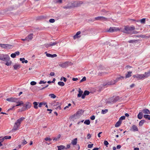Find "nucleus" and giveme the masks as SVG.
Returning <instances> with one entry per match:
<instances>
[{
	"instance_id": "2",
	"label": "nucleus",
	"mask_w": 150,
	"mask_h": 150,
	"mask_svg": "<svg viewBox=\"0 0 150 150\" xmlns=\"http://www.w3.org/2000/svg\"><path fill=\"white\" fill-rule=\"evenodd\" d=\"M25 119V117H21L17 120L14 124L13 128L11 130V132H13L18 130L20 128L21 123Z\"/></svg>"
},
{
	"instance_id": "24",
	"label": "nucleus",
	"mask_w": 150,
	"mask_h": 150,
	"mask_svg": "<svg viewBox=\"0 0 150 150\" xmlns=\"http://www.w3.org/2000/svg\"><path fill=\"white\" fill-rule=\"evenodd\" d=\"M132 71H128L127 74L126 75L125 78L126 79L132 76Z\"/></svg>"
},
{
	"instance_id": "39",
	"label": "nucleus",
	"mask_w": 150,
	"mask_h": 150,
	"mask_svg": "<svg viewBox=\"0 0 150 150\" xmlns=\"http://www.w3.org/2000/svg\"><path fill=\"white\" fill-rule=\"evenodd\" d=\"M89 92L87 90L85 91L83 93L86 96L88 95L89 94Z\"/></svg>"
},
{
	"instance_id": "46",
	"label": "nucleus",
	"mask_w": 150,
	"mask_h": 150,
	"mask_svg": "<svg viewBox=\"0 0 150 150\" xmlns=\"http://www.w3.org/2000/svg\"><path fill=\"white\" fill-rule=\"evenodd\" d=\"M11 138V136H5L4 138L5 139H9Z\"/></svg>"
},
{
	"instance_id": "25",
	"label": "nucleus",
	"mask_w": 150,
	"mask_h": 150,
	"mask_svg": "<svg viewBox=\"0 0 150 150\" xmlns=\"http://www.w3.org/2000/svg\"><path fill=\"white\" fill-rule=\"evenodd\" d=\"M58 150H62L63 149L65 148V146L63 145H60L59 146H57Z\"/></svg>"
},
{
	"instance_id": "22",
	"label": "nucleus",
	"mask_w": 150,
	"mask_h": 150,
	"mask_svg": "<svg viewBox=\"0 0 150 150\" xmlns=\"http://www.w3.org/2000/svg\"><path fill=\"white\" fill-rule=\"evenodd\" d=\"M16 103H17V104L15 105V106H18L23 104V102L22 101H20L19 102L18 99V102Z\"/></svg>"
},
{
	"instance_id": "17",
	"label": "nucleus",
	"mask_w": 150,
	"mask_h": 150,
	"mask_svg": "<svg viewBox=\"0 0 150 150\" xmlns=\"http://www.w3.org/2000/svg\"><path fill=\"white\" fill-rule=\"evenodd\" d=\"M143 74L144 75V79L150 76V70L147 72H145L144 74Z\"/></svg>"
},
{
	"instance_id": "60",
	"label": "nucleus",
	"mask_w": 150,
	"mask_h": 150,
	"mask_svg": "<svg viewBox=\"0 0 150 150\" xmlns=\"http://www.w3.org/2000/svg\"><path fill=\"white\" fill-rule=\"evenodd\" d=\"M134 42V41L133 40H130L128 41V42L129 43H132Z\"/></svg>"
},
{
	"instance_id": "59",
	"label": "nucleus",
	"mask_w": 150,
	"mask_h": 150,
	"mask_svg": "<svg viewBox=\"0 0 150 150\" xmlns=\"http://www.w3.org/2000/svg\"><path fill=\"white\" fill-rule=\"evenodd\" d=\"M78 80V79L77 78H73L72 79V80L74 81H76Z\"/></svg>"
},
{
	"instance_id": "33",
	"label": "nucleus",
	"mask_w": 150,
	"mask_h": 150,
	"mask_svg": "<svg viewBox=\"0 0 150 150\" xmlns=\"http://www.w3.org/2000/svg\"><path fill=\"white\" fill-rule=\"evenodd\" d=\"M58 84L61 86H63L64 85V83L62 81H59L58 83Z\"/></svg>"
},
{
	"instance_id": "38",
	"label": "nucleus",
	"mask_w": 150,
	"mask_h": 150,
	"mask_svg": "<svg viewBox=\"0 0 150 150\" xmlns=\"http://www.w3.org/2000/svg\"><path fill=\"white\" fill-rule=\"evenodd\" d=\"M108 111V109H105V110H102V112L101 113L102 114H105Z\"/></svg>"
},
{
	"instance_id": "30",
	"label": "nucleus",
	"mask_w": 150,
	"mask_h": 150,
	"mask_svg": "<svg viewBox=\"0 0 150 150\" xmlns=\"http://www.w3.org/2000/svg\"><path fill=\"white\" fill-rule=\"evenodd\" d=\"M46 104H47V103L45 102L40 103L38 105V107H39L41 108L42 107V105H45Z\"/></svg>"
},
{
	"instance_id": "8",
	"label": "nucleus",
	"mask_w": 150,
	"mask_h": 150,
	"mask_svg": "<svg viewBox=\"0 0 150 150\" xmlns=\"http://www.w3.org/2000/svg\"><path fill=\"white\" fill-rule=\"evenodd\" d=\"M83 4L81 1H76L74 2L72 4V6L74 7H77L80 6Z\"/></svg>"
},
{
	"instance_id": "54",
	"label": "nucleus",
	"mask_w": 150,
	"mask_h": 150,
	"mask_svg": "<svg viewBox=\"0 0 150 150\" xmlns=\"http://www.w3.org/2000/svg\"><path fill=\"white\" fill-rule=\"evenodd\" d=\"M16 54V55H18L20 54V52L18 51L15 52L14 53Z\"/></svg>"
},
{
	"instance_id": "7",
	"label": "nucleus",
	"mask_w": 150,
	"mask_h": 150,
	"mask_svg": "<svg viewBox=\"0 0 150 150\" xmlns=\"http://www.w3.org/2000/svg\"><path fill=\"white\" fill-rule=\"evenodd\" d=\"M134 78H136L138 80H141L144 79V75L143 74H137L133 76Z\"/></svg>"
},
{
	"instance_id": "37",
	"label": "nucleus",
	"mask_w": 150,
	"mask_h": 150,
	"mask_svg": "<svg viewBox=\"0 0 150 150\" xmlns=\"http://www.w3.org/2000/svg\"><path fill=\"white\" fill-rule=\"evenodd\" d=\"M140 21L142 24L144 23L145 22V18H143L140 20Z\"/></svg>"
},
{
	"instance_id": "62",
	"label": "nucleus",
	"mask_w": 150,
	"mask_h": 150,
	"mask_svg": "<svg viewBox=\"0 0 150 150\" xmlns=\"http://www.w3.org/2000/svg\"><path fill=\"white\" fill-rule=\"evenodd\" d=\"M102 133V132H100L98 133V136L99 137H100V134Z\"/></svg>"
},
{
	"instance_id": "41",
	"label": "nucleus",
	"mask_w": 150,
	"mask_h": 150,
	"mask_svg": "<svg viewBox=\"0 0 150 150\" xmlns=\"http://www.w3.org/2000/svg\"><path fill=\"white\" fill-rule=\"evenodd\" d=\"M80 36H79L78 35H77L76 34L73 37L74 39H75L76 38H80Z\"/></svg>"
},
{
	"instance_id": "48",
	"label": "nucleus",
	"mask_w": 150,
	"mask_h": 150,
	"mask_svg": "<svg viewBox=\"0 0 150 150\" xmlns=\"http://www.w3.org/2000/svg\"><path fill=\"white\" fill-rule=\"evenodd\" d=\"M104 143L105 145L106 146H107L109 144L108 142L106 140L104 141Z\"/></svg>"
},
{
	"instance_id": "63",
	"label": "nucleus",
	"mask_w": 150,
	"mask_h": 150,
	"mask_svg": "<svg viewBox=\"0 0 150 150\" xmlns=\"http://www.w3.org/2000/svg\"><path fill=\"white\" fill-rule=\"evenodd\" d=\"M63 81H64V82H66V81H67V79L65 78V77H63Z\"/></svg>"
},
{
	"instance_id": "26",
	"label": "nucleus",
	"mask_w": 150,
	"mask_h": 150,
	"mask_svg": "<svg viewBox=\"0 0 150 150\" xmlns=\"http://www.w3.org/2000/svg\"><path fill=\"white\" fill-rule=\"evenodd\" d=\"M79 94H78V97H81V96L83 93V92L81 90V89L79 88Z\"/></svg>"
},
{
	"instance_id": "29",
	"label": "nucleus",
	"mask_w": 150,
	"mask_h": 150,
	"mask_svg": "<svg viewBox=\"0 0 150 150\" xmlns=\"http://www.w3.org/2000/svg\"><path fill=\"white\" fill-rule=\"evenodd\" d=\"M34 105V108L36 109L38 108V103L36 102H34L33 103Z\"/></svg>"
},
{
	"instance_id": "40",
	"label": "nucleus",
	"mask_w": 150,
	"mask_h": 150,
	"mask_svg": "<svg viewBox=\"0 0 150 150\" xmlns=\"http://www.w3.org/2000/svg\"><path fill=\"white\" fill-rule=\"evenodd\" d=\"M125 117L124 116H121L119 119V120L122 121V120L125 119Z\"/></svg>"
},
{
	"instance_id": "55",
	"label": "nucleus",
	"mask_w": 150,
	"mask_h": 150,
	"mask_svg": "<svg viewBox=\"0 0 150 150\" xmlns=\"http://www.w3.org/2000/svg\"><path fill=\"white\" fill-rule=\"evenodd\" d=\"M50 75L51 76H54V72H51L50 74Z\"/></svg>"
},
{
	"instance_id": "12",
	"label": "nucleus",
	"mask_w": 150,
	"mask_h": 150,
	"mask_svg": "<svg viewBox=\"0 0 150 150\" xmlns=\"http://www.w3.org/2000/svg\"><path fill=\"white\" fill-rule=\"evenodd\" d=\"M130 130H132L134 132L138 131V129L137 126L135 125H133L130 129Z\"/></svg>"
},
{
	"instance_id": "10",
	"label": "nucleus",
	"mask_w": 150,
	"mask_h": 150,
	"mask_svg": "<svg viewBox=\"0 0 150 150\" xmlns=\"http://www.w3.org/2000/svg\"><path fill=\"white\" fill-rule=\"evenodd\" d=\"M96 20H99L102 21H106L107 20V18L103 16H98L95 18Z\"/></svg>"
},
{
	"instance_id": "64",
	"label": "nucleus",
	"mask_w": 150,
	"mask_h": 150,
	"mask_svg": "<svg viewBox=\"0 0 150 150\" xmlns=\"http://www.w3.org/2000/svg\"><path fill=\"white\" fill-rule=\"evenodd\" d=\"M99 149L98 148H94L92 150H98Z\"/></svg>"
},
{
	"instance_id": "18",
	"label": "nucleus",
	"mask_w": 150,
	"mask_h": 150,
	"mask_svg": "<svg viewBox=\"0 0 150 150\" xmlns=\"http://www.w3.org/2000/svg\"><path fill=\"white\" fill-rule=\"evenodd\" d=\"M14 69L17 70L21 67V65L19 64H15L13 66Z\"/></svg>"
},
{
	"instance_id": "51",
	"label": "nucleus",
	"mask_w": 150,
	"mask_h": 150,
	"mask_svg": "<svg viewBox=\"0 0 150 150\" xmlns=\"http://www.w3.org/2000/svg\"><path fill=\"white\" fill-rule=\"evenodd\" d=\"M45 139L46 141H50L51 140V139L50 138H49V137H46L45 138Z\"/></svg>"
},
{
	"instance_id": "11",
	"label": "nucleus",
	"mask_w": 150,
	"mask_h": 150,
	"mask_svg": "<svg viewBox=\"0 0 150 150\" xmlns=\"http://www.w3.org/2000/svg\"><path fill=\"white\" fill-rule=\"evenodd\" d=\"M61 104L60 103L57 102H56L55 104L54 105V107L55 108H56L57 110H60L61 109L60 105Z\"/></svg>"
},
{
	"instance_id": "52",
	"label": "nucleus",
	"mask_w": 150,
	"mask_h": 150,
	"mask_svg": "<svg viewBox=\"0 0 150 150\" xmlns=\"http://www.w3.org/2000/svg\"><path fill=\"white\" fill-rule=\"evenodd\" d=\"M87 137L88 139H89L91 138V135L90 134H88Z\"/></svg>"
},
{
	"instance_id": "20",
	"label": "nucleus",
	"mask_w": 150,
	"mask_h": 150,
	"mask_svg": "<svg viewBox=\"0 0 150 150\" xmlns=\"http://www.w3.org/2000/svg\"><path fill=\"white\" fill-rule=\"evenodd\" d=\"M77 138H76L71 141V144L73 145H76L77 143Z\"/></svg>"
},
{
	"instance_id": "23",
	"label": "nucleus",
	"mask_w": 150,
	"mask_h": 150,
	"mask_svg": "<svg viewBox=\"0 0 150 150\" xmlns=\"http://www.w3.org/2000/svg\"><path fill=\"white\" fill-rule=\"evenodd\" d=\"M122 123V121L119 120L116 123L115 126L116 127H119Z\"/></svg>"
},
{
	"instance_id": "6",
	"label": "nucleus",
	"mask_w": 150,
	"mask_h": 150,
	"mask_svg": "<svg viewBox=\"0 0 150 150\" xmlns=\"http://www.w3.org/2000/svg\"><path fill=\"white\" fill-rule=\"evenodd\" d=\"M121 29H120L119 28L117 27H110L108 31L109 32L112 33L115 31L120 30Z\"/></svg>"
},
{
	"instance_id": "19",
	"label": "nucleus",
	"mask_w": 150,
	"mask_h": 150,
	"mask_svg": "<svg viewBox=\"0 0 150 150\" xmlns=\"http://www.w3.org/2000/svg\"><path fill=\"white\" fill-rule=\"evenodd\" d=\"M59 42L55 41L53 42H50L49 45H48V46H47V47H48L50 46H52L56 45L57 44L59 43Z\"/></svg>"
},
{
	"instance_id": "5",
	"label": "nucleus",
	"mask_w": 150,
	"mask_h": 150,
	"mask_svg": "<svg viewBox=\"0 0 150 150\" xmlns=\"http://www.w3.org/2000/svg\"><path fill=\"white\" fill-rule=\"evenodd\" d=\"M0 47L4 49H11L13 47V46L9 44H0Z\"/></svg>"
},
{
	"instance_id": "15",
	"label": "nucleus",
	"mask_w": 150,
	"mask_h": 150,
	"mask_svg": "<svg viewBox=\"0 0 150 150\" xmlns=\"http://www.w3.org/2000/svg\"><path fill=\"white\" fill-rule=\"evenodd\" d=\"M45 53L46 54V56L48 57L53 58L55 57H56L57 56V54H50L47 53V52H45Z\"/></svg>"
},
{
	"instance_id": "43",
	"label": "nucleus",
	"mask_w": 150,
	"mask_h": 150,
	"mask_svg": "<svg viewBox=\"0 0 150 150\" xmlns=\"http://www.w3.org/2000/svg\"><path fill=\"white\" fill-rule=\"evenodd\" d=\"M30 84L31 85H35L36 84V82L34 81H32L30 82Z\"/></svg>"
},
{
	"instance_id": "4",
	"label": "nucleus",
	"mask_w": 150,
	"mask_h": 150,
	"mask_svg": "<svg viewBox=\"0 0 150 150\" xmlns=\"http://www.w3.org/2000/svg\"><path fill=\"white\" fill-rule=\"evenodd\" d=\"M121 78L123 79L124 77L122 76L120 77L117 78L115 80H112L108 82L107 83V84L108 85H112L115 84L117 82L120 80Z\"/></svg>"
},
{
	"instance_id": "44",
	"label": "nucleus",
	"mask_w": 150,
	"mask_h": 150,
	"mask_svg": "<svg viewBox=\"0 0 150 150\" xmlns=\"http://www.w3.org/2000/svg\"><path fill=\"white\" fill-rule=\"evenodd\" d=\"M11 57L13 58H14L16 57V54L15 53H12L11 55Z\"/></svg>"
},
{
	"instance_id": "61",
	"label": "nucleus",
	"mask_w": 150,
	"mask_h": 150,
	"mask_svg": "<svg viewBox=\"0 0 150 150\" xmlns=\"http://www.w3.org/2000/svg\"><path fill=\"white\" fill-rule=\"evenodd\" d=\"M85 95L83 93V95H81V98H82V99H84V98L85 97Z\"/></svg>"
},
{
	"instance_id": "36",
	"label": "nucleus",
	"mask_w": 150,
	"mask_h": 150,
	"mask_svg": "<svg viewBox=\"0 0 150 150\" xmlns=\"http://www.w3.org/2000/svg\"><path fill=\"white\" fill-rule=\"evenodd\" d=\"M49 96H50L51 98H55L56 97V96L53 94H49Z\"/></svg>"
},
{
	"instance_id": "56",
	"label": "nucleus",
	"mask_w": 150,
	"mask_h": 150,
	"mask_svg": "<svg viewBox=\"0 0 150 150\" xmlns=\"http://www.w3.org/2000/svg\"><path fill=\"white\" fill-rule=\"evenodd\" d=\"M132 67L130 66H129V65H127V66H126L125 67V68L127 69H128V68H132Z\"/></svg>"
},
{
	"instance_id": "28",
	"label": "nucleus",
	"mask_w": 150,
	"mask_h": 150,
	"mask_svg": "<svg viewBox=\"0 0 150 150\" xmlns=\"http://www.w3.org/2000/svg\"><path fill=\"white\" fill-rule=\"evenodd\" d=\"M143 111L144 113L149 114L150 112L149 110L148 109H144L143 110Z\"/></svg>"
},
{
	"instance_id": "50",
	"label": "nucleus",
	"mask_w": 150,
	"mask_h": 150,
	"mask_svg": "<svg viewBox=\"0 0 150 150\" xmlns=\"http://www.w3.org/2000/svg\"><path fill=\"white\" fill-rule=\"evenodd\" d=\"M93 144H89L88 145V148H92L93 147Z\"/></svg>"
},
{
	"instance_id": "49",
	"label": "nucleus",
	"mask_w": 150,
	"mask_h": 150,
	"mask_svg": "<svg viewBox=\"0 0 150 150\" xmlns=\"http://www.w3.org/2000/svg\"><path fill=\"white\" fill-rule=\"evenodd\" d=\"M20 60L21 61H22V63H24V61L25 60V59L24 58H20Z\"/></svg>"
},
{
	"instance_id": "47",
	"label": "nucleus",
	"mask_w": 150,
	"mask_h": 150,
	"mask_svg": "<svg viewBox=\"0 0 150 150\" xmlns=\"http://www.w3.org/2000/svg\"><path fill=\"white\" fill-rule=\"evenodd\" d=\"M46 81H40L39 83L40 84H42V83L44 84L46 83Z\"/></svg>"
},
{
	"instance_id": "13",
	"label": "nucleus",
	"mask_w": 150,
	"mask_h": 150,
	"mask_svg": "<svg viewBox=\"0 0 150 150\" xmlns=\"http://www.w3.org/2000/svg\"><path fill=\"white\" fill-rule=\"evenodd\" d=\"M59 65L62 68H66L68 66V63L67 62L61 63L59 64Z\"/></svg>"
},
{
	"instance_id": "35",
	"label": "nucleus",
	"mask_w": 150,
	"mask_h": 150,
	"mask_svg": "<svg viewBox=\"0 0 150 150\" xmlns=\"http://www.w3.org/2000/svg\"><path fill=\"white\" fill-rule=\"evenodd\" d=\"M27 143V142L25 139H24L23 140H22V144L23 146H24V145H25Z\"/></svg>"
},
{
	"instance_id": "32",
	"label": "nucleus",
	"mask_w": 150,
	"mask_h": 150,
	"mask_svg": "<svg viewBox=\"0 0 150 150\" xmlns=\"http://www.w3.org/2000/svg\"><path fill=\"white\" fill-rule=\"evenodd\" d=\"M144 117L146 119H147L149 120H150V115H144Z\"/></svg>"
},
{
	"instance_id": "14",
	"label": "nucleus",
	"mask_w": 150,
	"mask_h": 150,
	"mask_svg": "<svg viewBox=\"0 0 150 150\" xmlns=\"http://www.w3.org/2000/svg\"><path fill=\"white\" fill-rule=\"evenodd\" d=\"M84 111L82 110H79L76 112V115L77 116H80L82 115Z\"/></svg>"
},
{
	"instance_id": "53",
	"label": "nucleus",
	"mask_w": 150,
	"mask_h": 150,
	"mask_svg": "<svg viewBox=\"0 0 150 150\" xmlns=\"http://www.w3.org/2000/svg\"><path fill=\"white\" fill-rule=\"evenodd\" d=\"M91 119L92 120H93L95 119V116L94 115H92L90 117Z\"/></svg>"
},
{
	"instance_id": "45",
	"label": "nucleus",
	"mask_w": 150,
	"mask_h": 150,
	"mask_svg": "<svg viewBox=\"0 0 150 150\" xmlns=\"http://www.w3.org/2000/svg\"><path fill=\"white\" fill-rule=\"evenodd\" d=\"M86 77L84 76L80 80V82L81 83L83 81H85L86 80Z\"/></svg>"
},
{
	"instance_id": "21",
	"label": "nucleus",
	"mask_w": 150,
	"mask_h": 150,
	"mask_svg": "<svg viewBox=\"0 0 150 150\" xmlns=\"http://www.w3.org/2000/svg\"><path fill=\"white\" fill-rule=\"evenodd\" d=\"M31 104L29 102H27L25 104V107L26 108L29 109L31 106Z\"/></svg>"
},
{
	"instance_id": "27",
	"label": "nucleus",
	"mask_w": 150,
	"mask_h": 150,
	"mask_svg": "<svg viewBox=\"0 0 150 150\" xmlns=\"http://www.w3.org/2000/svg\"><path fill=\"white\" fill-rule=\"evenodd\" d=\"M137 117L139 119H141L143 117V115L142 113L141 112H140L139 113V114L137 115Z\"/></svg>"
},
{
	"instance_id": "31",
	"label": "nucleus",
	"mask_w": 150,
	"mask_h": 150,
	"mask_svg": "<svg viewBox=\"0 0 150 150\" xmlns=\"http://www.w3.org/2000/svg\"><path fill=\"white\" fill-rule=\"evenodd\" d=\"M145 122V121L144 120H141L139 123V125L140 126H142L143 125L144 123Z\"/></svg>"
},
{
	"instance_id": "58",
	"label": "nucleus",
	"mask_w": 150,
	"mask_h": 150,
	"mask_svg": "<svg viewBox=\"0 0 150 150\" xmlns=\"http://www.w3.org/2000/svg\"><path fill=\"white\" fill-rule=\"evenodd\" d=\"M121 147V146L120 145H118L117 146V148L118 149H120Z\"/></svg>"
},
{
	"instance_id": "9",
	"label": "nucleus",
	"mask_w": 150,
	"mask_h": 150,
	"mask_svg": "<svg viewBox=\"0 0 150 150\" xmlns=\"http://www.w3.org/2000/svg\"><path fill=\"white\" fill-rule=\"evenodd\" d=\"M18 98H11L6 99V100L10 102H18Z\"/></svg>"
},
{
	"instance_id": "16",
	"label": "nucleus",
	"mask_w": 150,
	"mask_h": 150,
	"mask_svg": "<svg viewBox=\"0 0 150 150\" xmlns=\"http://www.w3.org/2000/svg\"><path fill=\"white\" fill-rule=\"evenodd\" d=\"M26 38L27 39V41H29L30 40H31L33 38V34H31L28 35Z\"/></svg>"
},
{
	"instance_id": "34",
	"label": "nucleus",
	"mask_w": 150,
	"mask_h": 150,
	"mask_svg": "<svg viewBox=\"0 0 150 150\" xmlns=\"http://www.w3.org/2000/svg\"><path fill=\"white\" fill-rule=\"evenodd\" d=\"M84 123L87 125H89L90 123V121L89 120H86L85 121Z\"/></svg>"
},
{
	"instance_id": "57",
	"label": "nucleus",
	"mask_w": 150,
	"mask_h": 150,
	"mask_svg": "<svg viewBox=\"0 0 150 150\" xmlns=\"http://www.w3.org/2000/svg\"><path fill=\"white\" fill-rule=\"evenodd\" d=\"M70 147V144H67V147L66 148V149H69Z\"/></svg>"
},
{
	"instance_id": "1",
	"label": "nucleus",
	"mask_w": 150,
	"mask_h": 150,
	"mask_svg": "<svg viewBox=\"0 0 150 150\" xmlns=\"http://www.w3.org/2000/svg\"><path fill=\"white\" fill-rule=\"evenodd\" d=\"M0 60L6 62L5 64L7 66L11 65L12 63L9 56L7 54H0Z\"/></svg>"
},
{
	"instance_id": "3",
	"label": "nucleus",
	"mask_w": 150,
	"mask_h": 150,
	"mask_svg": "<svg viewBox=\"0 0 150 150\" xmlns=\"http://www.w3.org/2000/svg\"><path fill=\"white\" fill-rule=\"evenodd\" d=\"M135 27L134 26H125L124 29L120 30L125 33L129 34L135 29Z\"/></svg>"
},
{
	"instance_id": "42",
	"label": "nucleus",
	"mask_w": 150,
	"mask_h": 150,
	"mask_svg": "<svg viewBox=\"0 0 150 150\" xmlns=\"http://www.w3.org/2000/svg\"><path fill=\"white\" fill-rule=\"evenodd\" d=\"M55 21V20L54 19H51L49 20V21L50 23H53Z\"/></svg>"
}]
</instances>
